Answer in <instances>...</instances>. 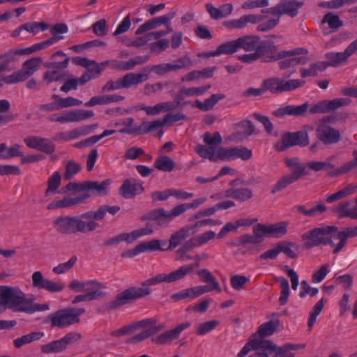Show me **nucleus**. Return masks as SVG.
Returning <instances> with one entry per match:
<instances>
[{"label": "nucleus", "mask_w": 357, "mask_h": 357, "mask_svg": "<svg viewBox=\"0 0 357 357\" xmlns=\"http://www.w3.org/2000/svg\"><path fill=\"white\" fill-rule=\"evenodd\" d=\"M179 216L176 206L170 211H166L163 208H155L144 213L141 216V220H151L158 226H167L174 218Z\"/></svg>", "instance_id": "nucleus-14"}, {"label": "nucleus", "mask_w": 357, "mask_h": 357, "mask_svg": "<svg viewBox=\"0 0 357 357\" xmlns=\"http://www.w3.org/2000/svg\"><path fill=\"white\" fill-rule=\"evenodd\" d=\"M338 228L336 226H323L314 228L304 233L301 238L304 241L303 248L310 249L320 245L335 247L332 238H336Z\"/></svg>", "instance_id": "nucleus-5"}, {"label": "nucleus", "mask_w": 357, "mask_h": 357, "mask_svg": "<svg viewBox=\"0 0 357 357\" xmlns=\"http://www.w3.org/2000/svg\"><path fill=\"white\" fill-rule=\"evenodd\" d=\"M91 290L86 291V294L76 296L72 301L73 304H77L79 302L91 301L105 296L106 293L102 291V289L91 288Z\"/></svg>", "instance_id": "nucleus-32"}, {"label": "nucleus", "mask_w": 357, "mask_h": 357, "mask_svg": "<svg viewBox=\"0 0 357 357\" xmlns=\"http://www.w3.org/2000/svg\"><path fill=\"white\" fill-rule=\"evenodd\" d=\"M305 0H282L275 6L262 10L263 13H267L273 16L287 15L294 17L298 14V10L304 5Z\"/></svg>", "instance_id": "nucleus-11"}, {"label": "nucleus", "mask_w": 357, "mask_h": 357, "mask_svg": "<svg viewBox=\"0 0 357 357\" xmlns=\"http://www.w3.org/2000/svg\"><path fill=\"white\" fill-rule=\"evenodd\" d=\"M206 9L211 17L218 20L229 15L233 10V6L231 3H226L217 8L211 3H206Z\"/></svg>", "instance_id": "nucleus-30"}, {"label": "nucleus", "mask_w": 357, "mask_h": 357, "mask_svg": "<svg viewBox=\"0 0 357 357\" xmlns=\"http://www.w3.org/2000/svg\"><path fill=\"white\" fill-rule=\"evenodd\" d=\"M84 213L79 216H59L52 221L55 231L61 235L75 234L77 232L86 233L96 230L100 227L98 222L91 221L84 216Z\"/></svg>", "instance_id": "nucleus-4"}, {"label": "nucleus", "mask_w": 357, "mask_h": 357, "mask_svg": "<svg viewBox=\"0 0 357 357\" xmlns=\"http://www.w3.org/2000/svg\"><path fill=\"white\" fill-rule=\"evenodd\" d=\"M61 183V176L59 172H54L51 175L47 181V188L45 191V196L47 197L50 194H54L56 192L57 189L60 187Z\"/></svg>", "instance_id": "nucleus-40"}, {"label": "nucleus", "mask_w": 357, "mask_h": 357, "mask_svg": "<svg viewBox=\"0 0 357 357\" xmlns=\"http://www.w3.org/2000/svg\"><path fill=\"white\" fill-rule=\"evenodd\" d=\"M93 32L99 37L105 36L107 33V22L105 19H101L92 25Z\"/></svg>", "instance_id": "nucleus-64"}, {"label": "nucleus", "mask_w": 357, "mask_h": 357, "mask_svg": "<svg viewBox=\"0 0 357 357\" xmlns=\"http://www.w3.org/2000/svg\"><path fill=\"white\" fill-rule=\"evenodd\" d=\"M112 181L109 178L105 179L101 183L98 181H83L82 183L70 182L63 187L59 193H66L69 191H75L77 192H90L92 194H101L104 192L107 187L111 184Z\"/></svg>", "instance_id": "nucleus-8"}, {"label": "nucleus", "mask_w": 357, "mask_h": 357, "mask_svg": "<svg viewBox=\"0 0 357 357\" xmlns=\"http://www.w3.org/2000/svg\"><path fill=\"white\" fill-rule=\"evenodd\" d=\"M32 287L38 289H45L51 293L61 291L65 285L61 282H55L45 278L40 271H35L31 275Z\"/></svg>", "instance_id": "nucleus-16"}, {"label": "nucleus", "mask_w": 357, "mask_h": 357, "mask_svg": "<svg viewBox=\"0 0 357 357\" xmlns=\"http://www.w3.org/2000/svg\"><path fill=\"white\" fill-rule=\"evenodd\" d=\"M250 344L255 351L248 357H294V354L286 350L284 346L277 347L268 340L253 339Z\"/></svg>", "instance_id": "nucleus-7"}, {"label": "nucleus", "mask_w": 357, "mask_h": 357, "mask_svg": "<svg viewBox=\"0 0 357 357\" xmlns=\"http://www.w3.org/2000/svg\"><path fill=\"white\" fill-rule=\"evenodd\" d=\"M280 16H274L265 22H262L257 26V29L259 31H267L273 29L280 22Z\"/></svg>", "instance_id": "nucleus-63"}, {"label": "nucleus", "mask_w": 357, "mask_h": 357, "mask_svg": "<svg viewBox=\"0 0 357 357\" xmlns=\"http://www.w3.org/2000/svg\"><path fill=\"white\" fill-rule=\"evenodd\" d=\"M161 282L167 283L166 273H159L142 282V287L133 286L117 294L114 298L103 305L104 310L111 312L118 309L132 301L145 297L151 294L150 286H154Z\"/></svg>", "instance_id": "nucleus-1"}, {"label": "nucleus", "mask_w": 357, "mask_h": 357, "mask_svg": "<svg viewBox=\"0 0 357 357\" xmlns=\"http://www.w3.org/2000/svg\"><path fill=\"white\" fill-rule=\"evenodd\" d=\"M352 155L354 159L344 163L340 167L335 169L333 175L344 174L357 168V149L353 151Z\"/></svg>", "instance_id": "nucleus-50"}, {"label": "nucleus", "mask_w": 357, "mask_h": 357, "mask_svg": "<svg viewBox=\"0 0 357 357\" xmlns=\"http://www.w3.org/2000/svg\"><path fill=\"white\" fill-rule=\"evenodd\" d=\"M287 222H280L268 225L257 224L253 227V236H247V243H261L265 236L280 238L287 234Z\"/></svg>", "instance_id": "nucleus-6"}, {"label": "nucleus", "mask_w": 357, "mask_h": 357, "mask_svg": "<svg viewBox=\"0 0 357 357\" xmlns=\"http://www.w3.org/2000/svg\"><path fill=\"white\" fill-rule=\"evenodd\" d=\"M350 207V202H344L333 208V212L338 214L340 218H351V213Z\"/></svg>", "instance_id": "nucleus-60"}, {"label": "nucleus", "mask_w": 357, "mask_h": 357, "mask_svg": "<svg viewBox=\"0 0 357 357\" xmlns=\"http://www.w3.org/2000/svg\"><path fill=\"white\" fill-rule=\"evenodd\" d=\"M196 153L202 158H208L211 161L215 162L218 160L215 155V148L213 146H206L204 145H198L195 148Z\"/></svg>", "instance_id": "nucleus-47"}, {"label": "nucleus", "mask_w": 357, "mask_h": 357, "mask_svg": "<svg viewBox=\"0 0 357 357\" xmlns=\"http://www.w3.org/2000/svg\"><path fill=\"white\" fill-rule=\"evenodd\" d=\"M0 298L2 303L13 312L32 314L50 309L47 304L34 303L33 299L26 298L19 287L0 286Z\"/></svg>", "instance_id": "nucleus-3"}, {"label": "nucleus", "mask_w": 357, "mask_h": 357, "mask_svg": "<svg viewBox=\"0 0 357 357\" xmlns=\"http://www.w3.org/2000/svg\"><path fill=\"white\" fill-rule=\"evenodd\" d=\"M295 208L298 212H300L307 217L316 216L318 214L325 212L327 209L326 206L322 204H318L317 206L310 209H306L303 205H298Z\"/></svg>", "instance_id": "nucleus-44"}, {"label": "nucleus", "mask_w": 357, "mask_h": 357, "mask_svg": "<svg viewBox=\"0 0 357 357\" xmlns=\"http://www.w3.org/2000/svg\"><path fill=\"white\" fill-rule=\"evenodd\" d=\"M68 287L75 292H84L91 290V288L103 289L105 286L96 280H89L84 282L77 280H73Z\"/></svg>", "instance_id": "nucleus-27"}, {"label": "nucleus", "mask_w": 357, "mask_h": 357, "mask_svg": "<svg viewBox=\"0 0 357 357\" xmlns=\"http://www.w3.org/2000/svg\"><path fill=\"white\" fill-rule=\"evenodd\" d=\"M240 50H245V36L222 43L218 46L216 54H233Z\"/></svg>", "instance_id": "nucleus-22"}, {"label": "nucleus", "mask_w": 357, "mask_h": 357, "mask_svg": "<svg viewBox=\"0 0 357 357\" xmlns=\"http://www.w3.org/2000/svg\"><path fill=\"white\" fill-rule=\"evenodd\" d=\"M243 181L240 179H234L230 182V185L233 187L231 189L227 190L225 196L227 197H232L240 201H244L245 199V190L243 188H236L242 184Z\"/></svg>", "instance_id": "nucleus-35"}, {"label": "nucleus", "mask_w": 357, "mask_h": 357, "mask_svg": "<svg viewBox=\"0 0 357 357\" xmlns=\"http://www.w3.org/2000/svg\"><path fill=\"white\" fill-rule=\"evenodd\" d=\"M153 167L160 171L170 172L174 169L175 162L169 156L162 155L155 160Z\"/></svg>", "instance_id": "nucleus-39"}, {"label": "nucleus", "mask_w": 357, "mask_h": 357, "mask_svg": "<svg viewBox=\"0 0 357 357\" xmlns=\"http://www.w3.org/2000/svg\"><path fill=\"white\" fill-rule=\"evenodd\" d=\"M330 121V117L322 118L316 128L317 137L324 144H336L341 137L339 130L328 125Z\"/></svg>", "instance_id": "nucleus-12"}, {"label": "nucleus", "mask_w": 357, "mask_h": 357, "mask_svg": "<svg viewBox=\"0 0 357 357\" xmlns=\"http://www.w3.org/2000/svg\"><path fill=\"white\" fill-rule=\"evenodd\" d=\"M295 181H296V180L289 174L284 175L273 186L271 192L272 194H275L286 188Z\"/></svg>", "instance_id": "nucleus-49"}, {"label": "nucleus", "mask_w": 357, "mask_h": 357, "mask_svg": "<svg viewBox=\"0 0 357 357\" xmlns=\"http://www.w3.org/2000/svg\"><path fill=\"white\" fill-rule=\"evenodd\" d=\"M81 169V166L79 163L69 160L65 165V172L63 174V178L66 181L70 180Z\"/></svg>", "instance_id": "nucleus-54"}, {"label": "nucleus", "mask_w": 357, "mask_h": 357, "mask_svg": "<svg viewBox=\"0 0 357 357\" xmlns=\"http://www.w3.org/2000/svg\"><path fill=\"white\" fill-rule=\"evenodd\" d=\"M325 57L328 59L329 66H337L347 61L348 56L345 52H328L325 54Z\"/></svg>", "instance_id": "nucleus-43"}, {"label": "nucleus", "mask_w": 357, "mask_h": 357, "mask_svg": "<svg viewBox=\"0 0 357 357\" xmlns=\"http://www.w3.org/2000/svg\"><path fill=\"white\" fill-rule=\"evenodd\" d=\"M165 126L163 119H157L149 122H143L138 127L140 133L146 134L153 130L161 128Z\"/></svg>", "instance_id": "nucleus-48"}, {"label": "nucleus", "mask_w": 357, "mask_h": 357, "mask_svg": "<svg viewBox=\"0 0 357 357\" xmlns=\"http://www.w3.org/2000/svg\"><path fill=\"white\" fill-rule=\"evenodd\" d=\"M357 190V185L349 184L343 189L339 190L338 192L331 194L328 195L326 201L328 203H333L339 199H341L344 197H346L351 194H353Z\"/></svg>", "instance_id": "nucleus-38"}, {"label": "nucleus", "mask_w": 357, "mask_h": 357, "mask_svg": "<svg viewBox=\"0 0 357 357\" xmlns=\"http://www.w3.org/2000/svg\"><path fill=\"white\" fill-rule=\"evenodd\" d=\"M197 274L200 278L201 280L205 283H211L212 289L220 293L222 289L219 285L218 282L212 273L208 269H201L197 271Z\"/></svg>", "instance_id": "nucleus-41"}, {"label": "nucleus", "mask_w": 357, "mask_h": 357, "mask_svg": "<svg viewBox=\"0 0 357 357\" xmlns=\"http://www.w3.org/2000/svg\"><path fill=\"white\" fill-rule=\"evenodd\" d=\"M309 106L308 102H305L301 105H287L280 107L273 112L272 114L278 118L284 117L286 115L301 117L305 116L309 109Z\"/></svg>", "instance_id": "nucleus-21"}, {"label": "nucleus", "mask_w": 357, "mask_h": 357, "mask_svg": "<svg viewBox=\"0 0 357 357\" xmlns=\"http://www.w3.org/2000/svg\"><path fill=\"white\" fill-rule=\"evenodd\" d=\"M49 24L43 22H31L23 24V29L29 33L36 34L39 31H45L49 29Z\"/></svg>", "instance_id": "nucleus-53"}, {"label": "nucleus", "mask_w": 357, "mask_h": 357, "mask_svg": "<svg viewBox=\"0 0 357 357\" xmlns=\"http://www.w3.org/2000/svg\"><path fill=\"white\" fill-rule=\"evenodd\" d=\"M357 236V226L354 227H347L343 231L336 232V238L340 242L333 249V253L337 254L345 245L348 238H354Z\"/></svg>", "instance_id": "nucleus-28"}, {"label": "nucleus", "mask_w": 357, "mask_h": 357, "mask_svg": "<svg viewBox=\"0 0 357 357\" xmlns=\"http://www.w3.org/2000/svg\"><path fill=\"white\" fill-rule=\"evenodd\" d=\"M321 24H328V27L331 29L330 32H335L343 26V22L340 20V17L331 12L324 15L321 20Z\"/></svg>", "instance_id": "nucleus-37"}, {"label": "nucleus", "mask_w": 357, "mask_h": 357, "mask_svg": "<svg viewBox=\"0 0 357 357\" xmlns=\"http://www.w3.org/2000/svg\"><path fill=\"white\" fill-rule=\"evenodd\" d=\"M278 326V324L273 321H269L266 323L262 324L258 328L257 333H259V336L257 335H253L249 340V342L247 344V354L249 352L248 347H251V340L253 339L256 340H264V337L271 335L273 334L276 328Z\"/></svg>", "instance_id": "nucleus-25"}, {"label": "nucleus", "mask_w": 357, "mask_h": 357, "mask_svg": "<svg viewBox=\"0 0 357 357\" xmlns=\"http://www.w3.org/2000/svg\"><path fill=\"white\" fill-rule=\"evenodd\" d=\"M144 191L142 185L135 178H128L123 181L119 188V193L124 198H133L137 195Z\"/></svg>", "instance_id": "nucleus-20"}, {"label": "nucleus", "mask_w": 357, "mask_h": 357, "mask_svg": "<svg viewBox=\"0 0 357 357\" xmlns=\"http://www.w3.org/2000/svg\"><path fill=\"white\" fill-rule=\"evenodd\" d=\"M81 337V334L79 333L69 332L59 340L42 345L41 352L43 354L60 353L64 351L68 345L78 342Z\"/></svg>", "instance_id": "nucleus-13"}, {"label": "nucleus", "mask_w": 357, "mask_h": 357, "mask_svg": "<svg viewBox=\"0 0 357 357\" xmlns=\"http://www.w3.org/2000/svg\"><path fill=\"white\" fill-rule=\"evenodd\" d=\"M218 324L219 322L217 320H212L202 323L199 325L196 331V333L198 335H204L215 329Z\"/></svg>", "instance_id": "nucleus-61"}, {"label": "nucleus", "mask_w": 357, "mask_h": 357, "mask_svg": "<svg viewBox=\"0 0 357 357\" xmlns=\"http://www.w3.org/2000/svg\"><path fill=\"white\" fill-rule=\"evenodd\" d=\"M119 210L120 206H111L108 205H102L96 211H88L85 212L84 216L85 218H88L93 222H97V221L103 220L107 213L114 215Z\"/></svg>", "instance_id": "nucleus-23"}, {"label": "nucleus", "mask_w": 357, "mask_h": 357, "mask_svg": "<svg viewBox=\"0 0 357 357\" xmlns=\"http://www.w3.org/2000/svg\"><path fill=\"white\" fill-rule=\"evenodd\" d=\"M47 319L50 321L52 327H58L59 328H64L77 324L75 320V317L69 307L56 311L50 314Z\"/></svg>", "instance_id": "nucleus-17"}, {"label": "nucleus", "mask_w": 357, "mask_h": 357, "mask_svg": "<svg viewBox=\"0 0 357 357\" xmlns=\"http://www.w3.org/2000/svg\"><path fill=\"white\" fill-rule=\"evenodd\" d=\"M305 84V82L300 79H293L288 80L281 79L282 93L294 91L299 87L304 86Z\"/></svg>", "instance_id": "nucleus-51"}, {"label": "nucleus", "mask_w": 357, "mask_h": 357, "mask_svg": "<svg viewBox=\"0 0 357 357\" xmlns=\"http://www.w3.org/2000/svg\"><path fill=\"white\" fill-rule=\"evenodd\" d=\"M161 282L167 283L166 273H159L142 282V287L133 286L117 294L114 298L103 305L104 310L111 312L118 309L132 301L145 297L151 294L150 286H154Z\"/></svg>", "instance_id": "nucleus-2"}, {"label": "nucleus", "mask_w": 357, "mask_h": 357, "mask_svg": "<svg viewBox=\"0 0 357 357\" xmlns=\"http://www.w3.org/2000/svg\"><path fill=\"white\" fill-rule=\"evenodd\" d=\"M327 109L328 112L336 110L337 109L348 105L350 103V100L346 98H335L331 100H326Z\"/></svg>", "instance_id": "nucleus-62"}, {"label": "nucleus", "mask_w": 357, "mask_h": 357, "mask_svg": "<svg viewBox=\"0 0 357 357\" xmlns=\"http://www.w3.org/2000/svg\"><path fill=\"white\" fill-rule=\"evenodd\" d=\"M91 197V192L82 193L79 196L75 197H65L63 199L52 201L47 206V208L48 210H54L57 208H70L84 203Z\"/></svg>", "instance_id": "nucleus-19"}, {"label": "nucleus", "mask_w": 357, "mask_h": 357, "mask_svg": "<svg viewBox=\"0 0 357 357\" xmlns=\"http://www.w3.org/2000/svg\"><path fill=\"white\" fill-rule=\"evenodd\" d=\"M44 336L43 332H33L29 334L22 335L13 340V345L15 348L20 349L25 344L31 343L35 340H38Z\"/></svg>", "instance_id": "nucleus-36"}, {"label": "nucleus", "mask_w": 357, "mask_h": 357, "mask_svg": "<svg viewBox=\"0 0 357 357\" xmlns=\"http://www.w3.org/2000/svg\"><path fill=\"white\" fill-rule=\"evenodd\" d=\"M77 257L75 256H73L68 261L60 264L54 267L52 271L57 275L63 274L66 271L70 270L75 265Z\"/></svg>", "instance_id": "nucleus-59"}, {"label": "nucleus", "mask_w": 357, "mask_h": 357, "mask_svg": "<svg viewBox=\"0 0 357 357\" xmlns=\"http://www.w3.org/2000/svg\"><path fill=\"white\" fill-rule=\"evenodd\" d=\"M174 12H169L162 16L154 17L151 20L153 29H155L161 25H167L169 22L175 17Z\"/></svg>", "instance_id": "nucleus-58"}, {"label": "nucleus", "mask_w": 357, "mask_h": 357, "mask_svg": "<svg viewBox=\"0 0 357 357\" xmlns=\"http://www.w3.org/2000/svg\"><path fill=\"white\" fill-rule=\"evenodd\" d=\"M296 145L294 132H287L282 135V142L274 145L275 149L279 151H283L288 147Z\"/></svg>", "instance_id": "nucleus-46"}, {"label": "nucleus", "mask_w": 357, "mask_h": 357, "mask_svg": "<svg viewBox=\"0 0 357 357\" xmlns=\"http://www.w3.org/2000/svg\"><path fill=\"white\" fill-rule=\"evenodd\" d=\"M190 325L191 323L190 321L179 324L174 328L166 331L159 335L152 337L151 341L152 343L158 345L170 344L172 341L178 339L181 333L190 327Z\"/></svg>", "instance_id": "nucleus-18"}, {"label": "nucleus", "mask_w": 357, "mask_h": 357, "mask_svg": "<svg viewBox=\"0 0 357 357\" xmlns=\"http://www.w3.org/2000/svg\"><path fill=\"white\" fill-rule=\"evenodd\" d=\"M206 199L205 197H202L194 199L191 203L181 204L176 206L178 215H181L183 213H184L188 209L197 208L198 206L204 204L206 202Z\"/></svg>", "instance_id": "nucleus-56"}, {"label": "nucleus", "mask_w": 357, "mask_h": 357, "mask_svg": "<svg viewBox=\"0 0 357 357\" xmlns=\"http://www.w3.org/2000/svg\"><path fill=\"white\" fill-rule=\"evenodd\" d=\"M149 79L148 74L127 73L116 81L108 80L102 87V92H108L121 89H128L131 86L137 85Z\"/></svg>", "instance_id": "nucleus-10"}, {"label": "nucleus", "mask_w": 357, "mask_h": 357, "mask_svg": "<svg viewBox=\"0 0 357 357\" xmlns=\"http://www.w3.org/2000/svg\"><path fill=\"white\" fill-rule=\"evenodd\" d=\"M262 84L265 91H269L272 93H282L281 79L277 77L266 79Z\"/></svg>", "instance_id": "nucleus-45"}, {"label": "nucleus", "mask_w": 357, "mask_h": 357, "mask_svg": "<svg viewBox=\"0 0 357 357\" xmlns=\"http://www.w3.org/2000/svg\"><path fill=\"white\" fill-rule=\"evenodd\" d=\"M195 287L183 289L170 296V299L174 302H178L185 299H195L197 298Z\"/></svg>", "instance_id": "nucleus-42"}, {"label": "nucleus", "mask_w": 357, "mask_h": 357, "mask_svg": "<svg viewBox=\"0 0 357 357\" xmlns=\"http://www.w3.org/2000/svg\"><path fill=\"white\" fill-rule=\"evenodd\" d=\"M285 165L291 169V173L289 174V175L296 181L307 174L305 166L301 165L296 158L285 160Z\"/></svg>", "instance_id": "nucleus-29"}, {"label": "nucleus", "mask_w": 357, "mask_h": 357, "mask_svg": "<svg viewBox=\"0 0 357 357\" xmlns=\"http://www.w3.org/2000/svg\"><path fill=\"white\" fill-rule=\"evenodd\" d=\"M246 50L247 63H252L268 52L270 47L266 42L261 40L258 36H247Z\"/></svg>", "instance_id": "nucleus-15"}, {"label": "nucleus", "mask_w": 357, "mask_h": 357, "mask_svg": "<svg viewBox=\"0 0 357 357\" xmlns=\"http://www.w3.org/2000/svg\"><path fill=\"white\" fill-rule=\"evenodd\" d=\"M245 225L244 219L238 220L235 223L227 222L218 234V238H222L227 235L229 231H236L238 227Z\"/></svg>", "instance_id": "nucleus-55"}, {"label": "nucleus", "mask_w": 357, "mask_h": 357, "mask_svg": "<svg viewBox=\"0 0 357 357\" xmlns=\"http://www.w3.org/2000/svg\"><path fill=\"white\" fill-rule=\"evenodd\" d=\"M41 62L40 57H32L25 61L20 70L8 76L3 77V82L6 84H13L26 80L39 68Z\"/></svg>", "instance_id": "nucleus-9"}, {"label": "nucleus", "mask_w": 357, "mask_h": 357, "mask_svg": "<svg viewBox=\"0 0 357 357\" xmlns=\"http://www.w3.org/2000/svg\"><path fill=\"white\" fill-rule=\"evenodd\" d=\"M225 98V96L223 93L213 94L209 98L205 99L204 102L197 100L192 106L193 107H197L202 111L207 112L213 109L218 101Z\"/></svg>", "instance_id": "nucleus-33"}, {"label": "nucleus", "mask_w": 357, "mask_h": 357, "mask_svg": "<svg viewBox=\"0 0 357 357\" xmlns=\"http://www.w3.org/2000/svg\"><path fill=\"white\" fill-rule=\"evenodd\" d=\"M277 281L280 283V287L281 289L279 303L281 305H284L287 303L289 295V282L286 278L283 277L278 278Z\"/></svg>", "instance_id": "nucleus-52"}, {"label": "nucleus", "mask_w": 357, "mask_h": 357, "mask_svg": "<svg viewBox=\"0 0 357 357\" xmlns=\"http://www.w3.org/2000/svg\"><path fill=\"white\" fill-rule=\"evenodd\" d=\"M196 231H193L191 225L183 227L179 230L172 234L169 238L168 249L172 250L179 245L190 234H194Z\"/></svg>", "instance_id": "nucleus-24"}, {"label": "nucleus", "mask_w": 357, "mask_h": 357, "mask_svg": "<svg viewBox=\"0 0 357 357\" xmlns=\"http://www.w3.org/2000/svg\"><path fill=\"white\" fill-rule=\"evenodd\" d=\"M294 245V244L293 243L282 241L277 244V249L278 250L279 254L282 252L288 257L291 259H295L297 257V255L292 250V247Z\"/></svg>", "instance_id": "nucleus-57"}, {"label": "nucleus", "mask_w": 357, "mask_h": 357, "mask_svg": "<svg viewBox=\"0 0 357 357\" xmlns=\"http://www.w3.org/2000/svg\"><path fill=\"white\" fill-rule=\"evenodd\" d=\"M217 158L220 160H231L236 158L245 160V149L221 147L218 150Z\"/></svg>", "instance_id": "nucleus-26"}, {"label": "nucleus", "mask_w": 357, "mask_h": 357, "mask_svg": "<svg viewBox=\"0 0 357 357\" xmlns=\"http://www.w3.org/2000/svg\"><path fill=\"white\" fill-rule=\"evenodd\" d=\"M193 269V264L180 266L176 270L166 274L167 283H172L183 280L186 275L191 273Z\"/></svg>", "instance_id": "nucleus-31"}, {"label": "nucleus", "mask_w": 357, "mask_h": 357, "mask_svg": "<svg viewBox=\"0 0 357 357\" xmlns=\"http://www.w3.org/2000/svg\"><path fill=\"white\" fill-rule=\"evenodd\" d=\"M93 115L91 110L75 109L66 112L67 123L81 121L91 118Z\"/></svg>", "instance_id": "nucleus-34"}]
</instances>
